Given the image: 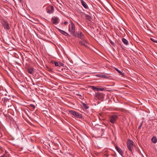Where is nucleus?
Instances as JSON below:
<instances>
[{
  "label": "nucleus",
  "mask_w": 157,
  "mask_h": 157,
  "mask_svg": "<svg viewBox=\"0 0 157 157\" xmlns=\"http://www.w3.org/2000/svg\"><path fill=\"white\" fill-rule=\"evenodd\" d=\"M127 147L128 150L132 153V149L133 147V141L131 140H128L127 141Z\"/></svg>",
  "instance_id": "obj_1"
},
{
  "label": "nucleus",
  "mask_w": 157,
  "mask_h": 157,
  "mask_svg": "<svg viewBox=\"0 0 157 157\" xmlns=\"http://www.w3.org/2000/svg\"><path fill=\"white\" fill-rule=\"evenodd\" d=\"M71 36L73 37H78L80 39H83V37L84 36V34L80 31L75 32Z\"/></svg>",
  "instance_id": "obj_2"
},
{
  "label": "nucleus",
  "mask_w": 157,
  "mask_h": 157,
  "mask_svg": "<svg viewBox=\"0 0 157 157\" xmlns=\"http://www.w3.org/2000/svg\"><path fill=\"white\" fill-rule=\"evenodd\" d=\"M104 95L103 93L98 92L96 93L95 96L98 99L103 101L104 100Z\"/></svg>",
  "instance_id": "obj_3"
},
{
  "label": "nucleus",
  "mask_w": 157,
  "mask_h": 157,
  "mask_svg": "<svg viewBox=\"0 0 157 157\" xmlns=\"http://www.w3.org/2000/svg\"><path fill=\"white\" fill-rule=\"evenodd\" d=\"M71 29H69V31L71 35H72L75 32V26L74 24L72 21H71Z\"/></svg>",
  "instance_id": "obj_4"
},
{
  "label": "nucleus",
  "mask_w": 157,
  "mask_h": 157,
  "mask_svg": "<svg viewBox=\"0 0 157 157\" xmlns=\"http://www.w3.org/2000/svg\"><path fill=\"white\" fill-rule=\"evenodd\" d=\"M2 26L4 29L7 30H9L10 28L9 25V24L8 21L5 20L2 21Z\"/></svg>",
  "instance_id": "obj_5"
},
{
  "label": "nucleus",
  "mask_w": 157,
  "mask_h": 157,
  "mask_svg": "<svg viewBox=\"0 0 157 157\" xmlns=\"http://www.w3.org/2000/svg\"><path fill=\"white\" fill-rule=\"evenodd\" d=\"M69 113L73 115L74 117L78 118H82V115L73 110L69 111Z\"/></svg>",
  "instance_id": "obj_6"
},
{
  "label": "nucleus",
  "mask_w": 157,
  "mask_h": 157,
  "mask_svg": "<svg viewBox=\"0 0 157 157\" xmlns=\"http://www.w3.org/2000/svg\"><path fill=\"white\" fill-rule=\"evenodd\" d=\"M118 118V116L113 115L110 116L109 121L112 124H114Z\"/></svg>",
  "instance_id": "obj_7"
},
{
  "label": "nucleus",
  "mask_w": 157,
  "mask_h": 157,
  "mask_svg": "<svg viewBox=\"0 0 157 157\" xmlns=\"http://www.w3.org/2000/svg\"><path fill=\"white\" fill-rule=\"evenodd\" d=\"M2 102L5 105H8V106H9V104L10 103V100L6 98H4L2 99Z\"/></svg>",
  "instance_id": "obj_8"
},
{
  "label": "nucleus",
  "mask_w": 157,
  "mask_h": 157,
  "mask_svg": "<svg viewBox=\"0 0 157 157\" xmlns=\"http://www.w3.org/2000/svg\"><path fill=\"white\" fill-rule=\"evenodd\" d=\"M91 88L93 90H97V91H103L105 90L106 89V88H97L96 87H95L94 86H90Z\"/></svg>",
  "instance_id": "obj_9"
},
{
  "label": "nucleus",
  "mask_w": 157,
  "mask_h": 157,
  "mask_svg": "<svg viewBox=\"0 0 157 157\" xmlns=\"http://www.w3.org/2000/svg\"><path fill=\"white\" fill-rule=\"evenodd\" d=\"M57 30L60 32L61 33L64 35L65 36H67L68 37H71V36L68 33H67L65 31L62 30L58 28H57Z\"/></svg>",
  "instance_id": "obj_10"
},
{
  "label": "nucleus",
  "mask_w": 157,
  "mask_h": 157,
  "mask_svg": "<svg viewBox=\"0 0 157 157\" xmlns=\"http://www.w3.org/2000/svg\"><path fill=\"white\" fill-rule=\"evenodd\" d=\"M115 148L119 153L122 156L123 155V152L122 150L117 146H115Z\"/></svg>",
  "instance_id": "obj_11"
},
{
  "label": "nucleus",
  "mask_w": 157,
  "mask_h": 157,
  "mask_svg": "<svg viewBox=\"0 0 157 157\" xmlns=\"http://www.w3.org/2000/svg\"><path fill=\"white\" fill-rule=\"evenodd\" d=\"M58 18L57 17H54L52 18V22L54 24H56L58 23Z\"/></svg>",
  "instance_id": "obj_12"
},
{
  "label": "nucleus",
  "mask_w": 157,
  "mask_h": 157,
  "mask_svg": "<svg viewBox=\"0 0 157 157\" xmlns=\"http://www.w3.org/2000/svg\"><path fill=\"white\" fill-rule=\"evenodd\" d=\"M27 71L30 74H32L33 72H34V69L32 67H28L27 69Z\"/></svg>",
  "instance_id": "obj_13"
},
{
  "label": "nucleus",
  "mask_w": 157,
  "mask_h": 157,
  "mask_svg": "<svg viewBox=\"0 0 157 157\" xmlns=\"http://www.w3.org/2000/svg\"><path fill=\"white\" fill-rule=\"evenodd\" d=\"M81 2L82 6L85 8L87 9L88 6L86 2L83 0H81Z\"/></svg>",
  "instance_id": "obj_14"
},
{
  "label": "nucleus",
  "mask_w": 157,
  "mask_h": 157,
  "mask_svg": "<svg viewBox=\"0 0 157 157\" xmlns=\"http://www.w3.org/2000/svg\"><path fill=\"white\" fill-rule=\"evenodd\" d=\"M122 40L123 43L126 45H128L129 44L128 41L124 38H123L122 39Z\"/></svg>",
  "instance_id": "obj_15"
},
{
  "label": "nucleus",
  "mask_w": 157,
  "mask_h": 157,
  "mask_svg": "<svg viewBox=\"0 0 157 157\" xmlns=\"http://www.w3.org/2000/svg\"><path fill=\"white\" fill-rule=\"evenodd\" d=\"M96 76L98 77L105 78H107L108 77H109L107 75H102L101 74H97L96 75Z\"/></svg>",
  "instance_id": "obj_16"
},
{
  "label": "nucleus",
  "mask_w": 157,
  "mask_h": 157,
  "mask_svg": "<svg viewBox=\"0 0 157 157\" xmlns=\"http://www.w3.org/2000/svg\"><path fill=\"white\" fill-rule=\"evenodd\" d=\"M85 17L86 19L88 20V21H90L92 19V17L86 14L85 15Z\"/></svg>",
  "instance_id": "obj_17"
},
{
  "label": "nucleus",
  "mask_w": 157,
  "mask_h": 157,
  "mask_svg": "<svg viewBox=\"0 0 157 157\" xmlns=\"http://www.w3.org/2000/svg\"><path fill=\"white\" fill-rule=\"evenodd\" d=\"M115 69L122 76H124V73H123L122 72L119 70H118L117 68H115Z\"/></svg>",
  "instance_id": "obj_18"
},
{
  "label": "nucleus",
  "mask_w": 157,
  "mask_h": 157,
  "mask_svg": "<svg viewBox=\"0 0 157 157\" xmlns=\"http://www.w3.org/2000/svg\"><path fill=\"white\" fill-rule=\"evenodd\" d=\"M151 141L155 143H156L157 141L156 138L155 136H153L151 139Z\"/></svg>",
  "instance_id": "obj_19"
},
{
  "label": "nucleus",
  "mask_w": 157,
  "mask_h": 157,
  "mask_svg": "<svg viewBox=\"0 0 157 157\" xmlns=\"http://www.w3.org/2000/svg\"><path fill=\"white\" fill-rule=\"evenodd\" d=\"M51 63L52 64H54L56 66H59V63L57 62L52 61Z\"/></svg>",
  "instance_id": "obj_20"
},
{
  "label": "nucleus",
  "mask_w": 157,
  "mask_h": 157,
  "mask_svg": "<svg viewBox=\"0 0 157 157\" xmlns=\"http://www.w3.org/2000/svg\"><path fill=\"white\" fill-rule=\"evenodd\" d=\"M83 106L84 108L85 109H87L89 108V107L85 103H82Z\"/></svg>",
  "instance_id": "obj_21"
},
{
  "label": "nucleus",
  "mask_w": 157,
  "mask_h": 157,
  "mask_svg": "<svg viewBox=\"0 0 157 157\" xmlns=\"http://www.w3.org/2000/svg\"><path fill=\"white\" fill-rule=\"evenodd\" d=\"M151 40L153 42L157 43V40H156L155 37H153L150 38Z\"/></svg>",
  "instance_id": "obj_22"
},
{
  "label": "nucleus",
  "mask_w": 157,
  "mask_h": 157,
  "mask_svg": "<svg viewBox=\"0 0 157 157\" xmlns=\"http://www.w3.org/2000/svg\"><path fill=\"white\" fill-rule=\"evenodd\" d=\"M87 43H86L83 42V44H82V45L84 46L85 48H88L87 45L86 44Z\"/></svg>",
  "instance_id": "obj_23"
},
{
  "label": "nucleus",
  "mask_w": 157,
  "mask_h": 157,
  "mask_svg": "<svg viewBox=\"0 0 157 157\" xmlns=\"http://www.w3.org/2000/svg\"><path fill=\"white\" fill-rule=\"evenodd\" d=\"M47 12L49 13H53L52 11H51V10H47Z\"/></svg>",
  "instance_id": "obj_24"
},
{
  "label": "nucleus",
  "mask_w": 157,
  "mask_h": 157,
  "mask_svg": "<svg viewBox=\"0 0 157 157\" xmlns=\"http://www.w3.org/2000/svg\"><path fill=\"white\" fill-rule=\"evenodd\" d=\"M81 39L82 40L83 42L87 43V42L86 41V40L84 39V37H83V39Z\"/></svg>",
  "instance_id": "obj_25"
},
{
  "label": "nucleus",
  "mask_w": 157,
  "mask_h": 157,
  "mask_svg": "<svg viewBox=\"0 0 157 157\" xmlns=\"http://www.w3.org/2000/svg\"><path fill=\"white\" fill-rule=\"evenodd\" d=\"M50 9H51V11H53V12H54V7L53 6H50Z\"/></svg>",
  "instance_id": "obj_26"
},
{
  "label": "nucleus",
  "mask_w": 157,
  "mask_h": 157,
  "mask_svg": "<svg viewBox=\"0 0 157 157\" xmlns=\"http://www.w3.org/2000/svg\"><path fill=\"white\" fill-rule=\"evenodd\" d=\"M29 106H30L32 107L33 109H34L35 108V106L33 104H30Z\"/></svg>",
  "instance_id": "obj_27"
},
{
  "label": "nucleus",
  "mask_w": 157,
  "mask_h": 157,
  "mask_svg": "<svg viewBox=\"0 0 157 157\" xmlns=\"http://www.w3.org/2000/svg\"><path fill=\"white\" fill-rule=\"evenodd\" d=\"M143 123L142 122L140 124V126H139V127L138 128V129H140L141 128V127H142V125Z\"/></svg>",
  "instance_id": "obj_28"
},
{
  "label": "nucleus",
  "mask_w": 157,
  "mask_h": 157,
  "mask_svg": "<svg viewBox=\"0 0 157 157\" xmlns=\"http://www.w3.org/2000/svg\"><path fill=\"white\" fill-rule=\"evenodd\" d=\"M59 64V66H63V63H60Z\"/></svg>",
  "instance_id": "obj_29"
},
{
  "label": "nucleus",
  "mask_w": 157,
  "mask_h": 157,
  "mask_svg": "<svg viewBox=\"0 0 157 157\" xmlns=\"http://www.w3.org/2000/svg\"><path fill=\"white\" fill-rule=\"evenodd\" d=\"M110 43L112 45H113L114 46V43L113 42L111 41H110Z\"/></svg>",
  "instance_id": "obj_30"
},
{
  "label": "nucleus",
  "mask_w": 157,
  "mask_h": 157,
  "mask_svg": "<svg viewBox=\"0 0 157 157\" xmlns=\"http://www.w3.org/2000/svg\"><path fill=\"white\" fill-rule=\"evenodd\" d=\"M0 157H7V156L6 155L4 154L2 156H1Z\"/></svg>",
  "instance_id": "obj_31"
},
{
  "label": "nucleus",
  "mask_w": 157,
  "mask_h": 157,
  "mask_svg": "<svg viewBox=\"0 0 157 157\" xmlns=\"http://www.w3.org/2000/svg\"><path fill=\"white\" fill-rule=\"evenodd\" d=\"M83 41H80L79 42V43L81 45H82V44H83Z\"/></svg>",
  "instance_id": "obj_32"
},
{
  "label": "nucleus",
  "mask_w": 157,
  "mask_h": 157,
  "mask_svg": "<svg viewBox=\"0 0 157 157\" xmlns=\"http://www.w3.org/2000/svg\"><path fill=\"white\" fill-rule=\"evenodd\" d=\"M68 23V22L67 21H65L64 22V24L65 25H66Z\"/></svg>",
  "instance_id": "obj_33"
},
{
  "label": "nucleus",
  "mask_w": 157,
  "mask_h": 157,
  "mask_svg": "<svg viewBox=\"0 0 157 157\" xmlns=\"http://www.w3.org/2000/svg\"><path fill=\"white\" fill-rule=\"evenodd\" d=\"M21 3H22V1H23V0H18Z\"/></svg>",
  "instance_id": "obj_34"
},
{
  "label": "nucleus",
  "mask_w": 157,
  "mask_h": 157,
  "mask_svg": "<svg viewBox=\"0 0 157 157\" xmlns=\"http://www.w3.org/2000/svg\"><path fill=\"white\" fill-rule=\"evenodd\" d=\"M2 136V134L1 133H0V137H1Z\"/></svg>",
  "instance_id": "obj_35"
}]
</instances>
